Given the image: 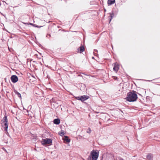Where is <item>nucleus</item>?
Instances as JSON below:
<instances>
[{"label":"nucleus","mask_w":160,"mask_h":160,"mask_svg":"<svg viewBox=\"0 0 160 160\" xmlns=\"http://www.w3.org/2000/svg\"><path fill=\"white\" fill-rule=\"evenodd\" d=\"M136 92L132 91L127 93V97L125 98L126 100L129 102H134L136 101L138 96Z\"/></svg>","instance_id":"1"},{"label":"nucleus","mask_w":160,"mask_h":160,"mask_svg":"<svg viewBox=\"0 0 160 160\" xmlns=\"http://www.w3.org/2000/svg\"><path fill=\"white\" fill-rule=\"evenodd\" d=\"M91 155L92 160H97L99 156L98 153L94 150L91 152Z\"/></svg>","instance_id":"2"},{"label":"nucleus","mask_w":160,"mask_h":160,"mask_svg":"<svg viewBox=\"0 0 160 160\" xmlns=\"http://www.w3.org/2000/svg\"><path fill=\"white\" fill-rule=\"evenodd\" d=\"M75 98L76 99L83 102L88 99L89 98V96L87 95H83L81 96L75 97Z\"/></svg>","instance_id":"3"},{"label":"nucleus","mask_w":160,"mask_h":160,"mask_svg":"<svg viewBox=\"0 0 160 160\" xmlns=\"http://www.w3.org/2000/svg\"><path fill=\"white\" fill-rule=\"evenodd\" d=\"M3 124L4 126V130L7 131L8 128V120L7 117L6 116H5L3 118Z\"/></svg>","instance_id":"4"},{"label":"nucleus","mask_w":160,"mask_h":160,"mask_svg":"<svg viewBox=\"0 0 160 160\" xmlns=\"http://www.w3.org/2000/svg\"><path fill=\"white\" fill-rule=\"evenodd\" d=\"M52 143V140L51 139L46 138L42 140L41 143L42 144H48Z\"/></svg>","instance_id":"5"},{"label":"nucleus","mask_w":160,"mask_h":160,"mask_svg":"<svg viewBox=\"0 0 160 160\" xmlns=\"http://www.w3.org/2000/svg\"><path fill=\"white\" fill-rule=\"evenodd\" d=\"M11 79L12 82L15 83L18 81V77L15 75H12L11 77Z\"/></svg>","instance_id":"6"},{"label":"nucleus","mask_w":160,"mask_h":160,"mask_svg":"<svg viewBox=\"0 0 160 160\" xmlns=\"http://www.w3.org/2000/svg\"><path fill=\"white\" fill-rule=\"evenodd\" d=\"M119 69V66L117 64H115L114 67L113 68V70L115 71L116 72H117L118 71Z\"/></svg>","instance_id":"7"},{"label":"nucleus","mask_w":160,"mask_h":160,"mask_svg":"<svg viewBox=\"0 0 160 160\" xmlns=\"http://www.w3.org/2000/svg\"><path fill=\"white\" fill-rule=\"evenodd\" d=\"M146 158L148 160H152L153 155L151 153H149L147 155Z\"/></svg>","instance_id":"8"},{"label":"nucleus","mask_w":160,"mask_h":160,"mask_svg":"<svg viewBox=\"0 0 160 160\" xmlns=\"http://www.w3.org/2000/svg\"><path fill=\"white\" fill-rule=\"evenodd\" d=\"M115 2V0H108V5H111Z\"/></svg>","instance_id":"9"},{"label":"nucleus","mask_w":160,"mask_h":160,"mask_svg":"<svg viewBox=\"0 0 160 160\" xmlns=\"http://www.w3.org/2000/svg\"><path fill=\"white\" fill-rule=\"evenodd\" d=\"M54 123L56 124H58L60 123V120L58 119H55L53 121Z\"/></svg>","instance_id":"10"},{"label":"nucleus","mask_w":160,"mask_h":160,"mask_svg":"<svg viewBox=\"0 0 160 160\" xmlns=\"http://www.w3.org/2000/svg\"><path fill=\"white\" fill-rule=\"evenodd\" d=\"M78 50L80 51V53H82L84 51V48L83 46H81L78 49Z\"/></svg>","instance_id":"11"},{"label":"nucleus","mask_w":160,"mask_h":160,"mask_svg":"<svg viewBox=\"0 0 160 160\" xmlns=\"http://www.w3.org/2000/svg\"><path fill=\"white\" fill-rule=\"evenodd\" d=\"M29 24L32 25V26H33L34 27H37V28H41V27H42V26H38L37 25H36V24H34L33 23H29Z\"/></svg>","instance_id":"12"},{"label":"nucleus","mask_w":160,"mask_h":160,"mask_svg":"<svg viewBox=\"0 0 160 160\" xmlns=\"http://www.w3.org/2000/svg\"><path fill=\"white\" fill-rule=\"evenodd\" d=\"M110 21H109V22H111V20H112V19L113 18V17H114V13H110Z\"/></svg>","instance_id":"13"},{"label":"nucleus","mask_w":160,"mask_h":160,"mask_svg":"<svg viewBox=\"0 0 160 160\" xmlns=\"http://www.w3.org/2000/svg\"><path fill=\"white\" fill-rule=\"evenodd\" d=\"M15 93L17 95L18 97L21 98V94L17 91L15 92Z\"/></svg>","instance_id":"14"},{"label":"nucleus","mask_w":160,"mask_h":160,"mask_svg":"<svg viewBox=\"0 0 160 160\" xmlns=\"http://www.w3.org/2000/svg\"><path fill=\"white\" fill-rule=\"evenodd\" d=\"M91 132V130L90 128H89L88 129L87 131V132L88 133H90Z\"/></svg>","instance_id":"15"},{"label":"nucleus","mask_w":160,"mask_h":160,"mask_svg":"<svg viewBox=\"0 0 160 160\" xmlns=\"http://www.w3.org/2000/svg\"><path fill=\"white\" fill-rule=\"evenodd\" d=\"M65 141L68 142H69L70 141V139L67 138L65 139Z\"/></svg>","instance_id":"16"},{"label":"nucleus","mask_w":160,"mask_h":160,"mask_svg":"<svg viewBox=\"0 0 160 160\" xmlns=\"http://www.w3.org/2000/svg\"><path fill=\"white\" fill-rule=\"evenodd\" d=\"M59 134L61 136H62L64 135V133L63 132H61L59 133Z\"/></svg>","instance_id":"17"},{"label":"nucleus","mask_w":160,"mask_h":160,"mask_svg":"<svg viewBox=\"0 0 160 160\" xmlns=\"http://www.w3.org/2000/svg\"><path fill=\"white\" fill-rule=\"evenodd\" d=\"M95 52H98V50H96V49H94V55H95Z\"/></svg>","instance_id":"18"},{"label":"nucleus","mask_w":160,"mask_h":160,"mask_svg":"<svg viewBox=\"0 0 160 160\" xmlns=\"http://www.w3.org/2000/svg\"><path fill=\"white\" fill-rule=\"evenodd\" d=\"M118 159L119 160H123V159L121 157H119L118 158Z\"/></svg>","instance_id":"19"},{"label":"nucleus","mask_w":160,"mask_h":160,"mask_svg":"<svg viewBox=\"0 0 160 160\" xmlns=\"http://www.w3.org/2000/svg\"><path fill=\"white\" fill-rule=\"evenodd\" d=\"M24 24H28V23H24Z\"/></svg>","instance_id":"20"},{"label":"nucleus","mask_w":160,"mask_h":160,"mask_svg":"<svg viewBox=\"0 0 160 160\" xmlns=\"http://www.w3.org/2000/svg\"><path fill=\"white\" fill-rule=\"evenodd\" d=\"M114 160H117V159H114Z\"/></svg>","instance_id":"21"},{"label":"nucleus","mask_w":160,"mask_h":160,"mask_svg":"<svg viewBox=\"0 0 160 160\" xmlns=\"http://www.w3.org/2000/svg\"><path fill=\"white\" fill-rule=\"evenodd\" d=\"M92 58H94L93 57H92Z\"/></svg>","instance_id":"22"},{"label":"nucleus","mask_w":160,"mask_h":160,"mask_svg":"<svg viewBox=\"0 0 160 160\" xmlns=\"http://www.w3.org/2000/svg\"><path fill=\"white\" fill-rule=\"evenodd\" d=\"M99 123H100V124H101V122H99Z\"/></svg>","instance_id":"23"}]
</instances>
